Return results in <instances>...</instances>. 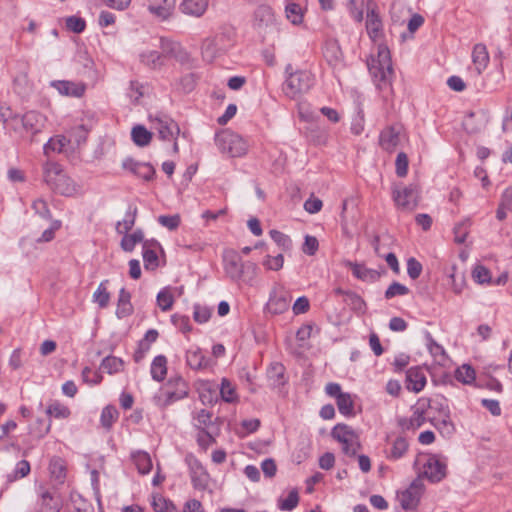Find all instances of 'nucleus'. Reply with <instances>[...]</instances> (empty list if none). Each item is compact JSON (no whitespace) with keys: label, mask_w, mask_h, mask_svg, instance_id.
<instances>
[{"label":"nucleus","mask_w":512,"mask_h":512,"mask_svg":"<svg viewBox=\"0 0 512 512\" xmlns=\"http://www.w3.org/2000/svg\"><path fill=\"white\" fill-rule=\"evenodd\" d=\"M367 66L377 89L391 93L394 71L388 47L379 45L377 55L370 57Z\"/></svg>","instance_id":"f257e3e1"},{"label":"nucleus","mask_w":512,"mask_h":512,"mask_svg":"<svg viewBox=\"0 0 512 512\" xmlns=\"http://www.w3.org/2000/svg\"><path fill=\"white\" fill-rule=\"evenodd\" d=\"M160 48L161 51L147 50L142 52L140 54L141 62L151 69H160L165 65L168 58H174L181 63L189 59L188 53L177 42L161 38Z\"/></svg>","instance_id":"f03ea898"},{"label":"nucleus","mask_w":512,"mask_h":512,"mask_svg":"<svg viewBox=\"0 0 512 512\" xmlns=\"http://www.w3.org/2000/svg\"><path fill=\"white\" fill-rule=\"evenodd\" d=\"M235 38L236 32L232 26H221L218 32L202 41L201 54L203 59L207 62L214 61L234 46Z\"/></svg>","instance_id":"7ed1b4c3"},{"label":"nucleus","mask_w":512,"mask_h":512,"mask_svg":"<svg viewBox=\"0 0 512 512\" xmlns=\"http://www.w3.org/2000/svg\"><path fill=\"white\" fill-rule=\"evenodd\" d=\"M43 179L53 192L60 195L72 196L77 192L75 182L64 172L62 166L56 162L47 161L43 165Z\"/></svg>","instance_id":"20e7f679"},{"label":"nucleus","mask_w":512,"mask_h":512,"mask_svg":"<svg viewBox=\"0 0 512 512\" xmlns=\"http://www.w3.org/2000/svg\"><path fill=\"white\" fill-rule=\"evenodd\" d=\"M223 266L226 275L232 281L251 282L257 276V264L250 261L244 262L241 256L232 249L224 251Z\"/></svg>","instance_id":"39448f33"},{"label":"nucleus","mask_w":512,"mask_h":512,"mask_svg":"<svg viewBox=\"0 0 512 512\" xmlns=\"http://www.w3.org/2000/svg\"><path fill=\"white\" fill-rule=\"evenodd\" d=\"M189 385L181 376H172L165 385V390L154 396V403L160 408H166L172 403L188 396Z\"/></svg>","instance_id":"423d86ee"},{"label":"nucleus","mask_w":512,"mask_h":512,"mask_svg":"<svg viewBox=\"0 0 512 512\" xmlns=\"http://www.w3.org/2000/svg\"><path fill=\"white\" fill-rule=\"evenodd\" d=\"M215 143L222 153L231 157H241L248 150L247 142L239 134L228 129L216 134Z\"/></svg>","instance_id":"0eeeda50"},{"label":"nucleus","mask_w":512,"mask_h":512,"mask_svg":"<svg viewBox=\"0 0 512 512\" xmlns=\"http://www.w3.org/2000/svg\"><path fill=\"white\" fill-rule=\"evenodd\" d=\"M333 439L341 443L342 451L348 456H355L360 449V439L358 433L349 425L339 423L331 431Z\"/></svg>","instance_id":"6e6552de"},{"label":"nucleus","mask_w":512,"mask_h":512,"mask_svg":"<svg viewBox=\"0 0 512 512\" xmlns=\"http://www.w3.org/2000/svg\"><path fill=\"white\" fill-rule=\"evenodd\" d=\"M314 83L313 75L306 70L290 73L283 84V91L291 99L306 93Z\"/></svg>","instance_id":"1a4fd4ad"},{"label":"nucleus","mask_w":512,"mask_h":512,"mask_svg":"<svg viewBox=\"0 0 512 512\" xmlns=\"http://www.w3.org/2000/svg\"><path fill=\"white\" fill-rule=\"evenodd\" d=\"M152 129L156 130L163 141L176 140L180 134V127L176 121L163 113L149 116Z\"/></svg>","instance_id":"9d476101"},{"label":"nucleus","mask_w":512,"mask_h":512,"mask_svg":"<svg viewBox=\"0 0 512 512\" xmlns=\"http://www.w3.org/2000/svg\"><path fill=\"white\" fill-rule=\"evenodd\" d=\"M392 198L399 209L412 211L417 206L418 189L413 184L403 188L395 186L392 190Z\"/></svg>","instance_id":"9b49d317"},{"label":"nucleus","mask_w":512,"mask_h":512,"mask_svg":"<svg viewBox=\"0 0 512 512\" xmlns=\"http://www.w3.org/2000/svg\"><path fill=\"white\" fill-rule=\"evenodd\" d=\"M186 462L193 487L198 490H205L208 487L210 476L202 463L193 455H188Z\"/></svg>","instance_id":"f8f14e48"},{"label":"nucleus","mask_w":512,"mask_h":512,"mask_svg":"<svg viewBox=\"0 0 512 512\" xmlns=\"http://www.w3.org/2000/svg\"><path fill=\"white\" fill-rule=\"evenodd\" d=\"M424 491V484L420 477L412 481L409 487L399 495L401 507L404 510L415 509Z\"/></svg>","instance_id":"ddd939ff"},{"label":"nucleus","mask_w":512,"mask_h":512,"mask_svg":"<svg viewBox=\"0 0 512 512\" xmlns=\"http://www.w3.org/2000/svg\"><path fill=\"white\" fill-rule=\"evenodd\" d=\"M411 417H400L397 421L402 430H416L426 422L424 401L418 400L412 407Z\"/></svg>","instance_id":"4468645a"},{"label":"nucleus","mask_w":512,"mask_h":512,"mask_svg":"<svg viewBox=\"0 0 512 512\" xmlns=\"http://www.w3.org/2000/svg\"><path fill=\"white\" fill-rule=\"evenodd\" d=\"M345 266L350 268L352 274L355 278L369 283H374L378 281L383 274H385V269L382 267L381 270H375L367 268L364 264H360L357 262L347 261Z\"/></svg>","instance_id":"2eb2a0df"},{"label":"nucleus","mask_w":512,"mask_h":512,"mask_svg":"<svg viewBox=\"0 0 512 512\" xmlns=\"http://www.w3.org/2000/svg\"><path fill=\"white\" fill-rule=\"evenodd\" d=\"M0 122L6 129L12 130L17 134L24 135V115L13 113L10 108L0 110Z\"/></svg>","instance_id":"dca6fc26"},{"label":"nucleus","mask_w":512,"mask_h":512,"mask_svg":"<svg viewBox=\"0 0 512 512\" xmlns=\"http://www.w3.org/2000/svg\"><path fill=\"white\" fill-rule=\"evenodd\" d=\"M122 166L124 169L146 181L153 179L155 175V169L151 164L137 162L131 158L124 160Z\"/></svg>","instance_id":"f3484780"},{"label":"nucleus","mask_w":512,"mask_h":512,"mask_svg":"<svg viewBox=\"0 0 512 512\" xmlns=\"http://www.w3.org/2000/svg\"><path fill=\"white\" fill-rule=\"evenodd\" d=\"M401 129L396 126H388L383 129L379 136V144L382 149L393 152L400 143Z\"/></svg>","instance_id":"a211bd4d"},{"label":"nucleus","mask_w":512,"mask_h":512,"mask_svg":"<svg viewBox=\"0 0 512 512\" xmlns=\"http://www.w3.org/2000/svg\"><path fill=\"white\" fill-rule=\"evenodd\" d=\"M47 118L38 111H28L24 114L25 134L35 135L43 130Z\"/></svg>","instance_id":"6ab92c4d"},{"label":"nucleus","mask_w":512,"mask_h":512,"mask_svg":"<svg viewBox=\"0 0 512 512\" xmlns=\"http://www.w3.org/2000/svg\"><path fill=\"white\" fill-rule=\"evenodd\" d=\"M60 94L70 97H81L84 95L86 85L82 82L57 80L51 83Z\"/></svg>","instance_id":"aec40b11"},{"label":"nucleus","mask_w":512,"mask_h":512,"mask_svg":"<svg viewBox=\"0 0 512 512\" xmlns=\"http://www.w3.org/2000/svg\"><path fill=\"white\" fill-rule=\"evenodd\" d=\"M291 302V297L284 290L274 291L267 303V309L273 314H282L287 311Z\"/></svg>","instance_id":"412c9836"},{"label":"nucleus","mask_w":512,"mask_h":512,"mask_svg":"<svg viewBox=\"0 0 512 512\" xmlns=\"http://www.w3.org/2000/svg\"><path fill=\"white\" fill-rule=\"evenodd\" d=\"M423 475L433 483L439 482L446 476V465L436 457H430L424 464Z\"/></svg>","instance_id":"4be33fe9"},{"label":"nucleus","mask_w":512,"mask_h":512,"mask_svg":"<svg viewBox=\"0 0 512 512\" xmlns=\"http://www.w3.org/2000/svg\"><path fill=\"white\" fill-rule=\"evenodd\" d=\"M38 506L39 512H59L63 502L58 493L44 491L40 495Z\"/></svg>","instance_id":"5701e85b"},{"label":"nucleus","mask_w":512,"mask_h":512,"mask_svg":"<svg viewBox=\"0 0 512 512\" xmlns=\"http://www.w3.org/2000/svg\"><path fill=\"white\" fill-rule=\"evenodd\" d=\"M419 400L424 401L425 413L429 410L436 417H447V415H450L448 401L443 396H436L433 399L420 398Z\"/></svg>","instance_id":"b1692460"},{"label":"nucleus","mask_w":512,"mask_h":512,"mask_svg":"<svg viewBox=\"0 0 512 512\" xmlns=\"http://www.w3.org/2000/svg\"><path fill=\"white\" fill-rule=\"evenodd\" d=\"M366 30L373 42H376L382 36L383 23L375 8L369 9L367 12Z\"/></svg>","instance_id":"393cba45"},{"label":"nucleus","mask_w":512,"mask_h":512,"mask_svg":"<svg viewBox=\"0 0 512 512\" xmlns=\"http://www.w3.org/2000/svg\"><path fill=\"white\" fill-rule=\"evenodd\" d=\"M407 389L420 392L426 385V376L422 368L411 367L406 372Z\"/></svg>","instance_id":"a878e982"},{"label":"nucleus","mask_w":512,"mask_h":512,"mask_svg":"<svg viewBox=\"0 0 512 512\" xmlns=\"http://www.w3.org/2000/svg\"><path fill=\"white\" fill-rule=\"evenodd\" d=\"M209 7V0H182L180 9L185 15L201 17Z\"/></svg>","instance_id":"bb28decb"},{"label":"nucleus","mask_w":512,"mask_h":512,"mask_svg":"<svg viewBox=\"0 0 512 512\" xmlns=\"http://www.w3.org/2000/svg\"><path fill=\"white\" fill-rule=\"evenodd\" d=\"M489 59V53L487 51L486 45L478 43L473 47L472 62L478 75H480L487 68Z\"/></svg>","instance_id":"cd10ccee"},{"label":"nucleus","mask_w":512,"mask_h":512,"mask_svg":"<svg viewBox=\"0 0 512 512\" xmlns=\"http://www.w3.org/2000/svg\"><path fill=\"white\" fill-rule=\"evenodd\" d=\"M175 1L176 0H148V8L151 13L165 20L171 15Z\"/></svg>","instance_id":"c85d7f7f"},{"label":"nucleus","mask_w":512,"mask_h":512,"mask_svg":"<svg viewBox=\"0 0 512 512\" xmlns=\"http://www.w3.org/2000/svg\"><path fill=\"white\" fill-rule=\"evenodd\" d=\"M159 246L157 241H148L143 244V261L146 270H155L159 266V259L155 247Z\"/></svg>","instance_id":"c756f323"},{"label":"nucleus","mask_w":512,"mask_h":512,"mask_svg":"<svg viewBox=\"0 0 512 512\" xmlns=\"http://www.w3.org/2000/svg\"><path fill=\"white\" fill-rule=\"evenodd\" d=\"M68 512H94L93 504L77 492L70 493V501L67 504Z\"/></svg>","instance_id":"7c9ffc66"},{"label":"nucleus","mask_w":512,"mask_h":512,"mask_svg":"<svg viewBox=\"0 0 512 512\" xmlns=\"http://www.w3.org/2000/svg\"><path fill=\"white\" fill-rule=\"evenodd\" d=\"M138 214V208L134 204H129L128 209L125 213V217L123 220L118 221L116 224V231L118 234H126L135 225L136 217Z\"/></svg>","instance_id":"2f4dec72"},{"label":"nucleus","mask_w":512,"mask_h":512,"mask_svg":"<svg viewBox=\"0 0 512 512\" xmlns=\"http://www.w3.org/2000/svg\"><path fill=\"white\" fill-rule=\"evenodd\" d=\"M132 312L133 306L131 304V294L126 291L125 288H121L118 296L116 315L119 319H122L131 315Z\"/></svg>","instance_id":"473e14b6"},{"label":"nucleus","mask_w":512,"mask_h":512,"mask_svg":"<svg viewBox=\"0 0 512 512\" xmlns=\"http://www.w3.org/2000/svg\"><path fill=\"white\" fill-rule=\"evenodd\" d=\"M151 377L157 382H161L167 375V358L164 355L156 356L150 368Z\"/></svg>","instance_id":"72a5a7b5"},{"label":"nucleus","mask_w":512,"mask_h":512,"mask_svg":"<svg viewBox=\"0 0 512 512\" xmlns=\"http://www.w3.org/2000/svg\"><path fill=\"white\" fill-rule=\"evenodd\" d=\"M131 458L142 475L148 474L152 469V460L150 455L145 451H137L132 453Z\"/></svg>","instance_id":"f704fd0d"},{"label":"nucleus","mask_w":512,"mask_h":512,"mask_svg":"<svg viewBox=\"0 0 512 512\" xmlns=\"http://www.w3.org/2000/svg\"><path fill=\"white\" fill-rule=\"evenodd\" d=\"M323 55L330 66L336 67L341 61V48L335 41L327 42L324 47Z\"/></svg>","instance_id":"c9c22d12"},{"label":"nucleus","mask_w":512,"mask_h":512,"mask_svg":"<svg viewBox=\"0 0 512 512\" xmlns=\"http://www.w3.org/2000/svg\"><path fill=\"white\" fill-rule=\"evenodd\" d=\"M186 363L187 365L194 369L200 370L207 366V362L205 360L202 351L198 347L191 348L186 352Z\"/></svg>","instance_id":"e433bc0d"},{"label":"nucleus","mask_w":512,"mask_h":512,"mask_svg":"<svg viewBox=\"0 0 512 512\" xmlns=\"http://www.w3.org/2000/svg\"><path fill=\"white\" fill-rule=\"evenodd\" d=\"M448 277L451 280L450 286L452 291L457 295L461 294L466 286L464 273L458 271L457 267L453 265L448 272Z\"/></svg>","instance_id":"4c0bfd02"},{"label":"nucleus","mask_w":512,"mask_h":512,"mask_svg":"<svg viewBox=\"0 0 512 512\" xmlns=\"http://www.w3.org/2000/svg\"><path fill=\"white\" fill-rule=\"evenodd\" d=\"M131 137L133 142L139 147H145L152 140V133L142 125H136L132 128Z\"/></svg>","instance_id":"58836bf2"},{"label":"nucleus","mask_w":512,"mask_h":512,"mask_svg":"<svg viewBox=\"0 0 512 512\" xmlns=\"http://www.w3.org/2000/svg\"><path fill=\"white\" fill-rule=\"evenodd\" d=\"M118 417L119 412L117 408L113 405H107L102 409L100 423L103 428L109 431L113 424L117 421Z\"/></svg>","instance_id":"ea45409f"},{"label":"nucleus","mask_w":512,"mask_h":512,"mask_svg":"<svg viewBox=\"0 0 512 512\" xmlns=\"http://www.w3.org/2000/svg\"><path fill=\"white\" fill-rule=\"evenodd\" d=\"M339 396L340 397L336 400L339 412L346 417L354 416V400L352 399L351 394L344 392Z\"/></svg>","instance_id":"a19ab883"},{"label":"nucleus","mask_w":512,"mask_h":512,"mask_svg":"<svg viewBox=\"0 0 512 512\" xmlns=\"http://www.w3.org/2000/svg\"><path fill=\"white\" fill-rule=\"evenodd\" d=\"M429 420L442 435L450 436L453 434L455 428L450 415H447V417L432 416Z\"/></svg>","instance_id":"79ce46f5"},{"label":"nucleus","mask_w":512,"mask_h":512,"mask_svg":"<svg viewBox=\"0 0 512 512\" xmlns=\"http://www.w3.org/2000/svg\"><path fill=\"white\" fill-rule=\"evenodd\" d=\"M123 238L121 240V248L126 252H131L134 250L135 246L144 240V234L141 230H136L132 234H123Z\"/></svg>","instance_id":"37998d69"},{"label":"nucleus","mask_w":512,"mask_h":512,"mask_svg":"<svg viewBox=\"0 0 512 512\" xmlns=\"http://www.w3.org/2000/svg\"><path fill=\"white\" fill-rule=\"evenodd\" d=\"M286 18L293 24L298 25L302 23L304 11L300 4L295 2L287 3L285 7Z\"/></svg>","instance_id":"c03bdc74"},{"label":"nucleus","mask_w":512,"mask_h":512,"mask_svg":"<svg viewBox=\"0 0 512 512\" xmlns=\"http://www.w3.org/2000/svg\"><path fill=\"white\" fill-rule=\"evenodd\" d=\"M408 442L404 437H397L392 444L390 453L387 455L388 459L398 460L402 458L408 450Z\"/></svg>","instance_id":"a18cd8bd"},{"label":"nucleus","mask_w":512,"mask_h":512,"mask_svg":"<svg viewBox=\"0 0 512 512\" xmlns=\"http://www.w3.org/2000/svg\"><path fill=\"white\" fill-rule=\"evenodd\" d=\"M124 367V361L115 356L105 357L100 365V368L108 374H115L120 372Z\"/></svg>","instance_id":"49530a36"},{"label":"nucleus","mask_w":512,"mask_h":512,"mask_svg":"<svg viewBox=\"0 0 512 512\" xmlns=\"http://www.w3.org/2000/svg\"><path fill=\"white\" fill-rule=\"evenodd\" d=\"M70 143V140L63 135L50 138L44 145V154L48 155L50 151L61 153L64 148Z\"/></svg>","instance_id":"de8ad7c7"},{"label":"nucleus","mask_w":512,"mask_h":512,"mask_svg":"<svg viewBox=\"0 0 512 512\" xmlns=\"http://www.w3.org/2000/svg\"><path fill=\"white\" fill-rule=\"evenodd\" d=\"M108 283L109 280L102 281L93 293V301L97 303L100 308H106L110 301V293L107 291Z\"/></svg>","instance_id":"09e8293b"},{"label":"nucleus","mask_w":512,"mask_h":512,"mask_svg":"<svg viewBox=\"0 0 512 512\" xmlns=\"http://www.w3.org/2000/svg\"><path fill=\"white\" fill-rule=\"evenodd\" d=\"M285 368L279 362H274L268 369V378L272 381L274 386H280L285 383L284 380Z\"/></svg>","instance_id":"8fccbe9b"},{"label":"nucleus","mask_w":512,"mask_h":512,"mask_svg":"<svg viewBox=\"0 0 512 512\" xmlns=\"http://www.w3.org/2000/svg\"><path fill=\"white\" fill-rule=\"evenodd\" d=\"M31 471L30 463L27 460H20L16 463L13 472L7 475L8 482H13L29 475Z\"/></svg>","instance_id":"3c124183"},{"label":"nucleus","mask_w":512,"mask_h":512,"mask_svg":"<svg viewBox=\"0 0 512 512\" xmlns=\"http://www.w3.org/2000/svg\"><path fill=\"white\" fill-rule=\"evenodd\" d=\"M49 471L51 476L58 480L63 481L66 476V467L61 458H53L49 463Z\"/></svg>","instance_id":"603ef678"},{"label":"nucleus","mask_w":512,"mask_h":512,"mask_svg":"<svg viewBox=\"0 0 512 512\" xmlns=\"http://www.w3.org/2000/svg\"><path fill=\"white\" fill-rule=\"evenodd\" d=\"M470 226H471V222L469 219H465L455 225V227L453 229V233H454V241L457 244H462L465 242V240L469 234Z\"/></svg>","instance_id":"864d4df0"},{"label":"nucleus","mask_w":512,"mask_h":512,"mask_svg":"<svg viewBox=\"0 0 512 512\" xmlns=\"http://www.w3.org/2000/svg\"><path fill=\"white\" fill-rule=\"evenodd\" d=\"M365 125V114L360 103L356 106V115L351 123V132L354 135H360L364 130Z\"/></svg>","instance_id":"5fc2aeb1"},{"label":"nucleus","mask_w":512,"mask_h":512,"mask_svg":"<svg viewBox=\"0 0 512 512\" xmlns=\"http://www.w3.org/2000/svg\"><path fill=\"white\" fill-rule=\"evenodd\" d=\"M456 379L463 384H471L475 380V370L468 364H464L455 371Z\"/></svg>","instance_id":"6e6d98bb"},{"label":"nucleus","mask_w":512,"mask_h":512,"mask_svg":"<svg viewBox=\"0 0 512 512\" xmlns=\"http://www.w3.org/2000/svg\"><path fill=\"white\" fill-rule=\"evenodd\" d=\"M193 420L196 428L205 430L212 423V413L206 409H201L194 414Z\"/></svg>","instance_id":"4d7b16f0"},{"label":"nucleus","mask_w":512,"mask_h":512,"mask_svg":"<svg viewBox=\"0 0 512 512\" xmlns=\"http://www.w3.org/2000/svg\"><path fill=\"white\" fill-rule=\"evenodd\" d=\"M46 413L50 417L66 419L70 416V409L67 406L56 401L47 407Z\"/></svg>","instance_id":"13d9d810"},{"label":"nucleus","mask_w":512,"mask_h":512,"mask_svg":"<svg viewBox=\"0 0 512 512\" xmlns=\"http://www.w3.org/2000/svg\"><path fill=\"white\" fill-rule=\"evenodd\" d=\"M220 394L222 399L227 403H233L238 399L234 386L226 378L222 379Z\"/></svg>","instance_id":"bf43d9fd"},{"label":"nucleus","mask_w":512,"mask_h":512,"mask_svg":"<svg viewBox=\"0 0 512 512\" xmlns=\"http://www.w3.org/2000/svg\"><path fill=\"white\" fill-rule=\"evenodd\" d=\"M427 347L430 354L434 357L437 362H441L445 359V350L444 348L438 344L433 337L428 333L427 334Z\"/></svg>","instance_id":"052dcab7"},{"label":"nucleus","mask_w":512,"mask_h":512,"mask_svg":"<svg viewBox=\"0 0 512 512\" xmlns=\"http://www.w3.org/2000/svg\"><path fill=\"white\" fill-rule=\"evenodd\" d=\"M151 505L155 512H169L175 509L171 501L159 494L153 495Z\"/></svg>","instance_id":"680f3d73"},{"label":"nucleus","mask_w":512,"mask_h":512,"mask_svg":"<svg viewBox=\"0 0 512 512\" xmlns=\"http://www.w3.org/2000/svg\"><path fill=\"white\" fill-rule=\"evenodd\" d=\"M174 303L173 295L167 288L162 289L157 294V304L162 311H168L172 308Z\"/></svg>","instance_id":"e2e57ef3"},{"label":"nucleus","mask_w":512,"mask_h":512,"mask_svg":"<svg viewBox=\"0 0 512 512\" xmlns=\"http://www.w3.org/2000/svg\"><path fill=\"white\" fill-rule=\"evenodd\" d=\"M193 309V319L199 324L206 323L212 315V309L207 306L195 304Z\"/></svg>","instance_id":"0e129e2a"},{"label":"nucleus","mask_w":512,"mask_h":512,"mask_svg":"<svg viewBox=\"0 0 512 512\" xmlns=\"http://www.w3.org/2000/svg\"><path fill=\"white\" fill-rule=\"evenodd\" d=\"M299 503V495L297 490H291L288 496L279 501V509L282 511H292Z\"/></svg>","instance_id":"69168bd1"},{"label":"nucleus","mask_w":512,"mask_h":512,"mask_svg":"<svg viewBox=\"0 0 512 512\" xmlns=\"http://www.w3.org/2000/svg\"><path fill=\"white\" fill-rule=\"evenodd\" d=\"M269 234L273 241L283 250H289L291 248L292 241L288 235L278 230H271Z\"/></svg>","instance_id":"338daca9"},{"label":"nucleus","mask_w":512,"mask_h":512,"mask_svg":"<svg viewBox=\"0 0 512 512\" xmlns=\"http://www.w3.org/2000/svg\"><path fill=\"white\" fill-rule=\"evenodd\" d=\"M347 9L357 22L363 20V0H347Z\"/></svg>","instance_id":"774afa93"}]
</instances>
